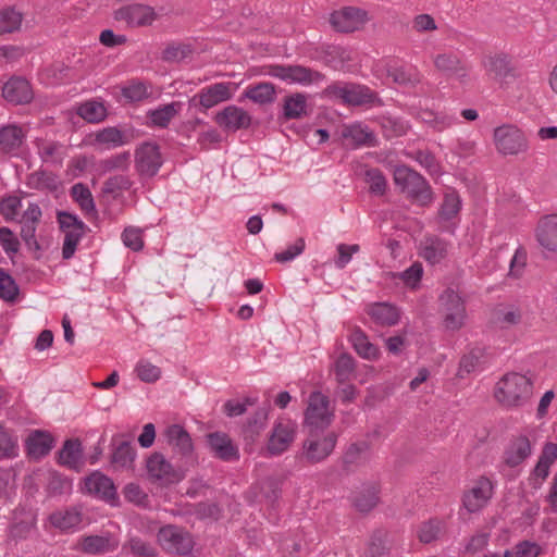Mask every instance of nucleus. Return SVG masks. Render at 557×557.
Wrapping results in <instances>:
<instances>
[{
    "label": "nucleus",
    "mask_w": 557,
    "mask_h": 557,
    "mask_svg": "<svg viewBox=\"0 0 557 557\" xmlns=\"http://www.w3.org/2000/svg\"><path fill=\"white\" fill-rule=\"evenodd\" d=\"M394 183L412 203L428 207L434 200V193L429 182L408 165L401 164L395 168Z\"/></svg>",
    "instance_id": "obj_1"
},
{
    "label": "nucleus",
    "mask_w": 557,
    "mask_h": 557,
    "mask_svg": "<svg viewBox=\"0 0 557 557\" xmlns=\"http://www.w3.org/2000/svg\"><path fill=\"white\" fill-rule=\"evenodd\" d=\"M533 395V383L520 373H507L496 384L494 396L506 408L523 407Z\"/></svg>",
    "instance_id": "obj_2"
},
{
    "label": "nucleus",
    "mask_w": 557,
    "mask_h": 557,
    "mask_svg": "<svg viewBox=\"0 0 557 557\" xmlns=\"http://www.w3.org/2000/svg\"><path fill=\"white\" fill-rule=\"evenodd\" d=\"M324 95L329 98L339 99L344 104L352 107L382 104L377 92L366 85L356 83H334L324 89Z\"/></svg>",
    "instance_id": "obj_3"
},
{
    "label": "nucleus",
    "mask_w": 557,
    "mask_h": 557,
    "mask_svg": "<svg viewBox=\"0 0 557 557\" xmlns=\"http://www.w3.org/2000/svg\"><path fill=\"white\" fill-rule=\"evenodd\" d=\"M164 163L161 147L152 140H145L134 150V169L140 181L153 178Z\"/></svg>",
    "instance_id": "obj_4"
},
{
    "label": "nucleus",
    "mask_w": 557,
    "mask_h": 557,
    "mask_svg": "<svg viewBox=\"0 0 557 557\" xmlns=\"http://www.w3.org/2000/svg\"><path fill=\"white\" fill-rule=\"evenodd\" d=\"M157 537L160 545L171 554L187 556L194 549L193 536L183 527L166 524L160 528Z\"/></svg>",
    "instance_id": "obj_5"
},
{
    "label": "nucleus",
    "mask_w": 557,
    "mask_h": 557,
    "mask_svg": "<svg viewBox=\"0 0 557 557\" xmlns=\"http://www.w3.org/2000/svg\"><path fill=\"white\" fill-rule=\"evenodd\" d=\"M268 75L278 78L287 84H299L302 86H308L325 78L322 73L299 64L270 65Z\"/></svg>",
    "instance_id": "obj_6"
},
{
    "label": "nucleus",
    "mask_w": 557,
    "mask_h": 557,
    "mask_svg": "<svg viewBox=\"0 0 557 557\" xmlns=\"http://www.w3.org/2000/svg\"><path fill=\"white\" fill-rule=\"evenodd\" d=\"M147 472L154 481L164 485L175 484L185 478L186 467L181 465L173 466L168 461L163 454L153 453L146 462Z\"/></svg>",
    "instance_id": "obj_7"
},
{
    "label": "nucleus",
    "mask_w": 557,
    "mask_h": 557,
    "mask_svg": "<svg viewBox=\"0 0 557 557\" xmlns=\"http://www.w3.org/2000/svg\"><path fill=\"white\" fill-rule=\"evenodd\" d=\"M482 66L486 75L502 86L513 82L518 77L511 57L505 52L485 55L482 59Z\"/></svg>",
    "instance_id": "obj_8"
},
{
    "label": "nucleus",
    "mask_w": 557,
    "mask_h": 557,
    "mask_svg": "<svg viewBox=\"0 0 557 557\" xmlns=\"http://www.w3.org/2000/svg\"><path fill=\"white\" fill-rule=\"evenodd\" d=\"M333 418L329 397L318 391L311 393L305 411V423L315 430H324L331 425Z\"/></svg>",
    "instance_id": "obj_9"
},
{
    "label": "nucleus",
    "mask_w": 557,
    "mask_h": 557,
    "mask_svg": "<svg viewBox=\"0 0 557 557\" xmlns=\"http://www.w3.org/2000/svg\"><path fill=\"white\" fill-rule=\"evenodd\" d=\"M336 443L335 432H329L320 437L311 431L309 437L302 443L301 458L310 465L322 462L333 453Z\"/></svg>",
    "instance_id": "obj_10"
},
{
    "label": "nucleus",
    "mask_w": 557,
    "mask_h": 557,
    "mask_svg": "<svg viewBox=\"0 0 557 557\" xmlns=\"http://www.w3.org/2000/svg\"><path fill=\"white\" fill-rule=\"evenodd\" d=\"M174 456H178L186 468L194 463V444L189 433L180 424L169 425L163 433Z\"/></svg>",
    "instance_id": "obj_11"
},
{
    "label": "nucleus",
    "mask_w": 557,
    "mask_h": 557,
    "mask_svg": "<svg viewBox=\"0 0 557 557\" xmlns=\"http://www.w3.org/2000/svg\"><path fill=\"white\" fill-rule=\"evenodd\" d=\"M444 314V326L450 331L462 327L466 318V306L462 298L451 288L445 289L440 296Z\"/></svg>",
    "instance_id": "obj_12"
},
{
    "label": "nucleus",
    "mask_w": 557,
    "mask_h": 557,
    "mask_svg": "<svg viewBox=\"0 0 557 557\" xmlns=\"http://www.w3.org/2000/svg\"><path fill=\"white\" fill-rule=\"evenodd\" d=\"M494 143L498 152L503 154H518L528 148L522 131L511 124H504L494 129Z\"/></svg>",
    "instance_id": "obj_13"
},
{
    "label": "nucleus",
    "mask_w": 557,
    "mask_h": 557,
    "mask_svg": "<svg viewBox=\"0 0 557 557\" xmlns=\"http://www.w3.org/2000/svg\"><path fill=\"white\" fill-rule=\"evenodd\" d=\"M234 83L222 82L203 87L199 92L189 99V106L207 111L220 102L227 101L233 97Z\"/></svg>",
    "instance_id": "obj_14"
},
{
    "label": "nucleus",
    "mask_w": 557,
    "mask_h": 557,
    "mask_svg": "<svg viewBox=\"0 0 557 557\" xmlns=\"http://www.w3.org/2000/svg\"><path fill=\"white\" fill-rule=\"evenodd\" d=\"M85 490L113 507L120 505L117 491L112 479L100 471H94L85 478Z\"/></svg>",
    "instance_id": "obj_15"
},
{
    "label": "nucleus",
    "mask_w": 557,
    "mask_h": 557,
    "mask_svg": "<svg viewBox=\"0 0 557 557\" xmlns=\"http://www.w3.org/2000/svg\"><path fill=\"white\" fill-rule=\"evenodd\" d=\"M434 66L449 78H455L465 84L469 81L470 65L455 52L438 53L434 58Z\"/></svg>",
    "instance_id": "obj_16"
},
{
    "label": "nucleus",
    "mask_w": 557,
    "mask_h": 557,
    "mask_svg": "<svg viewBox=\"0 0 557 557\" xmlns=\"http://www.w3.org/2000/svg\"><path fill=\"white\" fill-rule=\"evenodd\" d=\"M296 424L289 419H281L273 425L267 449L270 456H278L286 451L294 442Z\"/></svg>",
    "instance_id": "obj_17"
},
{
    "label": "nucleus",
    "mask_w": 557,
    "mask_h": 557,
    "mask_svg": "<svg viewBox=\"0 0 557 557\" xmlns=\"http://www.w3.org/2000/svg\"><path fill=\"white\" fill-rule=\"evenodd\" d=\"M368 12L357 7H345L334 11L330 16L333 28L342 33L358 30L368 22Z\"/></svg>",
    "instance_id": "obj_18"
},
{
    "label": "nucleus",
    "mask_w": 557,
    "mask_h": 557,
    "mask_svg": "<svg viewBox=\"0 0 557 557\" xmlns=\"http://www.w3.org/2000/svg\"><path fill=\"white\" fill-rule=\"evenodd\" d=\"M206 442L213 456L224 462H235L240 458L238 446L228 434L220 431L206 435Z\"/></svg>",
    "instance_id": "obj_19"
},
{
    "label": "nucleus",
    "mask_w": 557,
    "mask_h": 557,
    "mask_svg": "<svg viewBox=\"0 0 557 557\" xmlns=\"http://www.w3.org/2000/svg\"><path fill=\"white\" fill-rule=\"evenodd\" d=\"M251 116L243 108L235 104L225 107L214 116L215 123L227 133L247 129L251 125Z\"/></svg>",
    "instance_id": "obj_20"
},
{
    "label": "nucleus",
    "mask_w": 557,
    "mask_h": 557,
    "mask_svg": "<svg viewBox=\"0 0 557 557\" xmlns=\"http://www.w3.org/2000/svg\"><path fill=\"white\" fill-rule=\"evenodd\" d=\"M494 485L486 476H481L474 486L465 493L462 498L463 507L468 512H476L481 510L492 498Z\"/></svg>",
    "instance_id": "obj_21"
},
{
    "label": "nucleus",
    "mask_w": 557,
    "mask_h": 557,
    "mask_svg": "<svg viewBox=\"0 0 557 557\" xmlns=\"http://www.w3.org/2000/svg\"><path fill=\"white\" fill-rule=\"evenodd\" d=\"M2 97L12 104H26L34 99L30 83L22 76H11L2 86Z\"/></svg>",
    "instance_id": "obj_22"
},
{
    "label": "nucleus",
    "mask_w": 557,
    "mask_h": 557,
    "mask_svg": "<svg viewBox=\"0 0 557 557\" xmlns=\"http://www.w3.org/2000/svg\"><path fill=\"white\" fill-rule=\"evenodd\" d=\"M532 444L527 435H512L504 450V462L509 468L522 465L532 455Z\"/></svg>",
    "instance_id": "obj_23"
},
{
    "label": "nucleus",
    "mask_w": 557,
    "mask_h": 557,
    "mask_svg": "<svg viewBox=\"0 0 557 557\" xmlns=\"http://www.w3.org/2000/svg\"><path fill=\"white\" fill-rule=\"evenodd\" d=\"M156 17L153 8L139 3L122 7L114 12L116 21H125L131 26L151 25Z\"/></svg>",
    "instance_id": "obj_24"
},
{
    "label": "nucleus",
    "mask_w": 557,
    "mask_h": 557,
    "mask_svg": "<svg viewBox=\"0 0 557 557\" xmlns=\"http://www.w3.org/2000/svg\"><path fill=\"white\" fill-rule=\"evenodd\" d=\"M124 435L115 434L111 438V463L124 469L133 468L136 458V449L129 440H123Z\"/></svg>",
    "instance_id": "obj_25"
},
{
    "label": "nucleus",
    "mask_w": 557,
    "mask_h": 557,
    "mask_svg": "<svg viewBox=\"0 0 557 557\" xmlns=\"http://www.w3.org/2000/svg\"><path fill=\"white\" fill-rule=\"evenodd\" d=\"M268 414V408H259L244 424L242 435L245 442L246 450L252 451L255 443L259 441L262 431L267 426Z\"/></svg>",
    "instance_id": "obj_26"
},
{
    "label": "nucleus",
    "mask_w": 557,
    "mask_h": 557,
    "mask_svg": "<svg viewBox=\"0 0 557 557\" xmlns=\"http://www.w3.org/2000/svg\"><path fill=\"white\" fill-rule=\"evenodd\" d=\"M308 97L302 92L285 96L278 119L283 121L300 120L309 115Z\"/></svg>",
    "instance_id": "obj_27"
},
{
    "label": "nucleus",
    "mask_w": 557,
    "mask_h": 557,
    "mask_svg": "<svg viewBox=\"0 0 557 557\" xmlns=\"http://www.w3.org/2000/svg\"><path fill=\"white\" fill-rule=\"evenodd\" d=\"M58 462L71 470L79 472L84 467L83 446L78 438H70L58 451Z\"/></svg>",
    "instance_id": "obj_28"
},
{
    "label": "nucleus",
    "mask_w": 557,
    "mask_h": 557,
    "mask_svg": "<svg viewBox=\"0 0 557 557\" xmlns=\"http://www.w3.org/2000/svg\"><path fill=\"white\" fill-rule=\"evenodd\" d=\"M342 137L347 140L348 145L352 148L374 147L377 141L374 133L362 123H354L344 126Z\"/></svg>",
    "instance_id": "obj_29"
},
{
    "label": "nucleus",
    "mask_w": 557,
    "mask_h": 557,
    "mask_svg": "<svg viewBox=\"0 0 557 557\" xmlns=\"http://www.w3.org/2000/svg\"><path fill=\"white\" fill-rule=\"evenodd\" d=\"M54 446V438L47 431L35 430L25 441L26 453L34 459L47 456Z\"/></svg>",
    "instance_id": "obj_30"
},
{
    "label": "nucleus",
    "mask_w": 557,
    "mask_h": 557,
    "mask_svg": "<svg viewBox=\"0 0 557 557\" xmlns=\"http://www.w3.org/2000/svg\"><path fill=\"white\" fill-rule=\"evenodd\" d=\"M348 342L362 359L373 361L380 358L381 352L379 347L369 341L366 332L359 326L352 329L348 336Z\"/></svg>",
    "instance_id": "obj_31"
},
{
    "label": "nucleus",
    "mask_w": 557,
    "mask_h": 557,
    "mask_svg": "<svg viewBox=\"0 0 557 557\" xmlns=\"http://www.w3.org/2000/svg\"><path fill=\"white\" fill-rule=\"evenodd\" d=\"M536 239L543 248L557 251V214L546 215L540 220Z\"/></svg>",
    "instance_id": "obj_32"
},
{
    "label": "nucleus",
    "mask_w": 557,
    "mask_h": 557,
    "mask_svg": "<svg viewBox=\"0 0 557 557\" xmlns=\"http://www.w3.org/2000/svg\"><path fill=\"white\" fill-rule=\"evenodd\" d=\"M26 134L16 124H8L0 128V152L14 154L23 145Z\"/></svg>",
    "instance_id": "obj_33"
},
{
    "label": "nucleus",
    "mask_w": 557,
    "mask_h": 557,
    "mask_svg": "<svg viewBox=\"0 0 557 557\" xmlns=\"http://www.w3.org/2000/svg\"><path fill=\"white\" fill-rule=\"evenodd\" d=\"M380 502V487L374 484L363 485V487L351 496L354 508L367 515L373 510Z\"/></svg>",
    "instance_id": "obj_34"
},
{
    "label": "nucleus",
    "mask_w": 557,
    "mask_h": 557,
    "mask_svg": "<svg viewBox=\"0 0 557 557\" xmlns=\"http://www.w3.org/2000/svg\"><path fill=\"white\" fill-rule=\"evenodd\" d=\"M367 313L374 323L382 326H394L400 320V313L396 306L386 302H376L371 305Z\"/></svg>",
    "instance_id": "obj_35"
},
{
    "label": "nucleus",
    "mask_w": 557,
    "mask_h": 557,
    "mask_svg": "<svg viewBox=\"0 0 557 557\" xmlns=\"http://www.w3.org/2000/svg\"><path fill=\"white\" fill-rule=\"evenodd\" d=\"M133 135L128 131H122L115 126H108L95 134V141L106 145L107 148H117L132 141Z\"/></svg>",
    "instance_id": "obj_36"
},
{
    "label": "nucleus",
    "mask_w": 557,
    "mask_h": 557,
    "mask_svg": "<svg viewBox=\"0 0 557 557\" xmlns=\"http://www.w3.org/2000/svg\"><path fill=\"white\" fill-rule=\"evenodd\" d=\"M243 97L258 104H270L276 99V87L270 82L252 84L245 89Z\"/></svg>",
    "instance_id": "obj_37"
},
{
    "label": "nucleus",
    "mask_w": 557,
    "mask_h": 557,
    "mask_svg": "<svg viewBox=\"0 0 557 557\" xmlns=\"http://www.w3.org/2000/svg\"><path fill=\"white\" fill-rule=\"evenodd\" d=\"M448 252V243L438 236H429L424 240L421 256L431 264L440 263Z\"/></svg>",
    "instance_id": "obj_38"
},
{
    "label": "nucleus",
    "mask_w": 557,
    "mask_h": 557,
    "mask_svg": "<svg viewBox=\"0 0 557 557\" xmlns=\"http://www.w3.org/2000/svg\"><path fill=\"white\" fill-rule=\"evenodd\" d=\"M70 195L86 215H97L96 203L87 185L84 183L74 184L70 189Z\"/></svg>",
    "instance_id": "obj_39"
},
{
    "label": "nucleus",
    "mask_w": 557,
    "mask_h": 557,
    "mask_svg": "<svg viewBox=\"0 0 557 557\" xmlns=\"http://www.w3.org/2000/svg\"><path fill=\"white\" fill-rule=\"evenodd\" d=\"M49 519L53 527L63 531L74 529L83 521L82 512L75 507L55 511Z\"/></svg>",
    "instance_id": "obj_40"
},
{
    "label": "nucleus",
    "mask_w": 557,
    "mask_h": 557,
    "mask_svg": "<svg viewBox=\"0 0 557 557\" xmlns=\"http://www.w3.org/2000/svg\"><path fill=\"white\" fill-rule=\"evenodd\" d=\"M72 487V480L67 476L55 470L49 471L48 482L46 485V494L48 497L55 498L63 495H70Z\"/></svg>",
    "instance_id": "obj_41"
},
{
    "label": "nucleus",
    "mask_w": 557,
    "mask_h": 557,
    "mask_svg": "<svg viewBox=\"0 0 557 557\" xmlns=\"http://www.w3.org/2000/svg\"><path fill=\"white\" fill-rule=\"evenodd\" d=\"M180 109V102H171L148 111L147 116L152 126L165 128L169 126L171 120L178 113Z\"/></svg>",
    "instance_id": "obj_42"
},
{
    "label": "nucleus",
    "mask_w": 557,
    "mask_h": 557,
    "mask_svg": "<svg viewBox=\"0 0 557 557\" xmlns=\"http://www.w3.org/2000/svg\"><path fill=\"white\" fill-rule=\"evenodd\" d=\"M18 456V437L0 421V460Z\"/></svg>",
    "instance_id": "obj_43"
},
{
    "label": "nucleus",
    "mask_w": 557,
    "mask_h": 557,
    "mask_svg": "<svg viewBox=\"0 0 557 557\" xmlns=\"http://www.w3.org/2000/svg\"><path fill=\"white\" fill-rule=\"evenodd\" d=\"M59 178L58 176L46 170H38L30 173L27 177V185L37 190L48 189L50 191H55L59 187Z\"/></svg>",
    "instance_id": "obj_44"
},
{
    "label": "nucleus",
    "mask_w": 557,
    "mask_h": 557,
    "mask_svg": "<svg viewBox=\"0 0 557 557\" xmlns=\"http://www.w3.org/2000/svg\"><path fill=\"white\" fill-rule=\"evenodd\" d=\"M367 552L370 557L388 556L391 552V545L387 531L382 529L373 531L369 539Z\"/></svg>",
    "instance_id": "obj_45"
},
{
    "label": "nucleus",
    "mask_w": 557,
    "mask_h": 557,
    "mask_svg": "<svg viewBox=\"0 0 557 557\" xmlns=\"http://www.w3.org/2000/svg\"><path fill=\"white\" fill-rule=\"evenodd\" d=\"M77 114L88 123H100L107 117V108L101 101L88 100L83 102Z\"/></svg>",
    "instance_id": "obj_46"
},
{
    "label": "nucleus",
    "mask_w": 557,
    "mask_h": 557,
    "mask_svg": "<svg viewBox=\"0 0 557 557\" xmlns=\"http://www.w3.org/2000/svg\"><path fill=\"white\" fill-rule=\"evenodd\" d=\"M387 73L398 85L414 87L421 82V75L416 67L395 66Z\"/></svg>",
    "instance_id": "obj_47"
},
{
    "label": "nucleus",
    "mask_w": 557,
    "mask_h": 557,
    "mask_svg": "<svg viewBox=\"0 0 557 557\" xmlns=\"http://www.w3.org/2000/svg\"><path fill=\"white\" fill-rule=\"evenodd\" d=\"M83 550L87 554H102L115 549L116 544L111 541L110 536L89 535L83 540Z\"/></svg>",
    "instance_id": "obj_48"
},
{
    "label": "nucleus",
    "mask_w": 557,
    "mask_h": 557,
    "mask_svg": "<svg viewBox=\"0 0 557 557\" xmlns=\"http://www.w3.org/2000/svg\"><path fill=\"white\" fill-rule=\"evenodd\" d=\"M22 13L14 8H4L0 10V35L11 34L20 29L22 24Z\"/></svg>",
    "instance_id": "obj_49"
},
{
    "label": "nucleus",
    "mask_w": 557,
    "mask_h": 557,
    "mask_svg": "<svg viewBox=\"0 0 557 557\" xmlns=\"http://www.w3.org/2000/svg\"><path fill=\"white\" fill-rule=\"evenodd\" d=\"M364 181L369 184V191L375 196H383L387 189V181L379 168H369L364 171Z\"/></svg>",
    "instance_id": "obj_50"
},
{
    "label": "nucleus",
    "mask_w": 557,
    "mask_h": 557,
    "mask_svg": "<svg viewBox=\"0 0 557 557\" xmlns=\"http://www.w3.org/2000/svg\"><path fill=\"white\" fill-rule=\"evenodd\" d=\"M20 287L12 275L0 268V299L14 302L17 299Z\"/></svg>",
    "instance_id": "obj_51"
},
{
    "label": "nucleus",
    "mask_w": 557,
    "mask_h": 557,
    "mask_svg": "<svg viewBox=\"0 0 557 557\" xmlns=\"http://www.w3.org/2000/svg\"><path fill=\"white\" fill-rule=\"evenodd\" d=\"M356 368L354 357L348 352H342L335 361V377L337 382L345 383L350 380Z\"/></svg>",
    "instance_id": "obj_52"
},
{
    "label": "nucleus",
    "mask_w": 557,
    "mask_h": 557,
    "mask_svg": "<svg viewBox=\"0 0 557 557\" xmlns=\"http://www.w3.org/2000/svg\"><path fill=\"white\" fill-rule=\"evenodd\" d=\"M461 209V200L456 191L447 193L438 210V215L444 221H449L456 216Z\"/></svg>",
    "instance_id": "obj_53"
},
{
    "label": "nucleus",
    "mask_w": 557,
    "mask_h": 557,
    "mask_svg": "<svg viewBox=\"0 0 557 557\" xmlns=\"http://www.w3.org/2000/svg\"><path fill=\"white\" fill-rule=\"evenodd\" d=\"M99 165L103 172H111V171L125 172L129 169V165H131V152L123 151V152L113 154L104 160H101Z\"/></svg>",
    "instance_id": "obj_54"
},
{
    "label": "nucleus",
    "mask_w": 557,
    "mask_h": 557,
    "mask_svg": "<svg viewBox=\"0 0 557 557\" xmlns=\"http://www.w3.org/2000/svg\"><path fill=\"white\" fill-rule=\"evenodd\" d=\"M194 52L191 45L188 44H170L162 51V60L164 62H181Z\"/></svg>",
    "instance_id": "obj_55"
},
{
    "label": "nucleus",
    "mask_w": 557,
    "mask_h": 557,
    "mask_svg": "<svg viewBox=\"0 0 557 557\" xmlns=\"http://www.w3.org/2000/svg\"><path fill=\"white\" fill-rule=\"evenodd\" d=\"M88 230H67L63 231L64 240L62 246V258L64 260L71 259L75 251L78 243L85 236Z\"/></svg>",
    "instance_id": "obj_56"
},
{
    "label": "nucleus",
    "mask_w": 557,
    "mask_h": 557,
    "mask_svg": "<svg viewBox=\"0 0 557 557\" xmlns=\"http://www.w3.org/2000/svg\"><path fill=\"white\" fill-rule=\"evenodd\" d=\"M132 186L133 181L127 175H113L103 183L102 193L116 197L117 193L128 190Z\"/></svg>",
    "instance_id": "obj_57"
},
{
    "label": "nucleus",
    "mask_w": 557,
    "mask_h": 557,
    "mask_svg": "<svg viewBox=\"0 0 557 557\" xmlns=\"http://www.w3.org/2000/svg\"><path fill=\"white\" fill-rule=\"evenodd\" d=\"M496 321L504 327L517 325L522 320L521 310L515 306L498 308L495 311Z\"/></svg>",
    "instance_id": "obj_58"
},
{
    "label": "nucleus",
    "mask_w": 557,
    "mask_h": 557,
    "mask_svg": "<svg viewBox=\"0 0 557 557\" xmlns=\"http://www.w3.org/2000/svg\"><path fill=\"white\" fill-rule=\"evenodd\" d=\"M124 498L136 506L146 508L149 504V496L137 483H127L123 491Z\"/></svg>",
    "instance_id": "obj_59"
},
{
    "label": "nucleus",
    "mask_w": 557,
    "mask_h": 557,
    "mask_svg": "<svg viewBox=\"0 0 557 557\" xmlns=\"http://www.w3.org/2000/svg\"><path fill=\"white\" fill-rule=\"evenodd\" d=\"M121 92L122 96L131 102L141 101L149 96L147 86L139 81H132L122 88Z\"/></svg>",
    "instance_id": "obj_60"
},
{
    "label": "nucleus",
    "mask_w": 557,
    "mask_h": 557,
    "mask_svg": "<svg viewBox=\"0 0 557 557\" xmlns=\"http://www.w3.org/2000/svg\"><path fill=\"white\" fill-rule=\"evenodd\" d=\"M22 207V200L15 195L3 197L0 200V214L5 221L15 220L18 210Z\"/></svg>",
    "instance_id": "obj_61"
},
{
    "label": "nucleus",
    "mask_w": 557,
    "mask_h": 557,
    "mask_svg": "<svg viewBox=\"0 0 557 557\" xmlns=\"http://www.w3.org/2000/svg\"><path fill=\"white\" fill-rule=\"evenodd\" d=\"M57 221L62 232L67 230H89L78 215L69 211H58Z\"/></svg>",
    "instance_id": "obj_62"
},
{
    "label": "nucleus",
    "mask_w": 557,
    "mask_h": 557,
    "mask_svg": "<svg viewBox=\"0 0 557 557\" xmlns=\"http://www.w3.org/2000/svg\"><path fill=\"white\" fill-rule=\"evenodd\" d=\"M123 244L133 251H139L144 248V239L140 228L128 226L122 233Z\"/></svg>",
    "instance_id": "obj_63"
},
{
    "label": "nucleus",
    "mask_w": 557,
    "mask_h": 557,
    "mask_svg": "<svg viewBox=\"0 0 557 557\" xmlns=\"http://www.w3.org/2000/svg\"><path fill=\"white\" fill-rule=\"evenodd\" d=\"M137 376L146 383H153L160 379L161 370L159 367L148 362L139 361L135 369Z\"/></svg>",
    "instance_id": "obj_64"
}]
</instances>
